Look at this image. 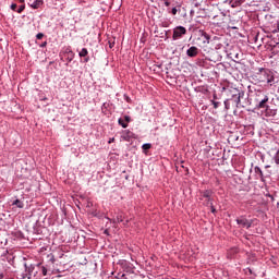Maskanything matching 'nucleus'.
Instances as JSON below:
<instances>
[{
    "instance_id": "obj_14",
    "label": "nucleus",
    "mask_w": 279,
    "mask_h": 279,
    "mask_svg": "<svg viewBox=\"0 0 279 279\" xmlns=\"http://www.w3.org/2000/svg\"><path fill=\"white\" fill-rule=\"evenodd\" d=\"M12 206H16V208H24L25 204L23 203V201L16 198L15 201H13Z\"/></svg>"
},
{
    "instance_id": "obj_39",
    "label": "nucleus",
    "mask_w": 279,
    "mask_h": 279,
    "mask_svg": "<svg viewBox=\"0 0 279 279\" xmlns=\"http://www.w3.org/2000/svg\"><path fill=\"white\" fill-rule=\"evenodd\" d=\"M3 278H4L3 274H0V279H3Z\"/></svg>"
},
{
    "instance_id": "obj_15",
    "label": "nucleus",
    "mask_w": 279,
    "mask_h": 279,
    "mask_svg": "<svg viewBox=\"0 0 279 279\" xmlns=\"http://www.w3.org/2000/svg\"><path fill=\"white\" fill-rule=\"evenodd\" d=\"M272 160H274L275 163L279 165V148L277 149V151L272 156Z\"/></svg>"
},
{
    "instance_id": "obj_25",
    "label": "nucleus",
    "mask_w": 279,
    "mask_h": 279,
    "mask_svg": "<svg viewBox=\"0 0 279 279\" xmlns=\"http://www.w3.org/2000/svg\"><path fill=\"white\" fill-rule=\"evenodd\" d=\"M209 208H210V211L213 214H216L217 213V209L215 208V205H209Z\"/></svg>"
},
{
    "instance_id": "obj_33",
    "label": "nucleus",
    "mask_w": 279,
    "mask_h": 279,
    "mask_svg": "<svg viewBox=\"0 0 279 279\" xmlns=\"http://www.w3.org/2000/svg\"><path fill=\"white\" fill-rule=\"evenodd\" d=\"M71 54H73V51H70ZM73 61V56L68 58V62H72Z\"/></svg>"
},
{
    "instance_id": "obj_38",
    "label": "nucleus",
    "mask_w": 279,
    "mask_h": 279,
    "mask_svg": "<svg viewBox=\"0 0 279 279\" xmlns=\"http://www.w3.org/2000/svg\"><path fill=\"white\" fill-rule=\"evenodd\" d=\"M269 197H270L271 202H274V195H269Z\"/></svg>"
},
{
    "instance_id": "obj_34",
    "label": "nucleus",
    "mask_w": 279,
    "mask_h": 279,
    "mask_svg": "<svg viewBox=\"0 0 279 279\" xmlns=\"http://www.w3.org/2000/svg\"><path fill=\"white\" fill-rule=\"evenodd\" d=\"M165 5H166V8H169V5H171V2H169V0H166Z\"/></svg>"
},
{
    "instance_id": "obj_3",
    "label": "nucleus",
    "mask_w": 279,
    "mask_h": 279,
    "mask_svg": "<svg viewBox=\"0 0 279 279\" xmlns=\"http://www.w3.org/2000/svg\"><path fill=\"white\" fill-rule=\"evenodd\" d=\"M255 107L257 110H266V117H276V110L269 109V95L255 102Z\"/></svg>"
},
{
    "instance_id": "obj_47",
    "label": "nucleus",
    "mask_w": 279,
    "mask_h": 279,
    "mask_svg": "<svg viewBox=\"0 0 279 279\" xmlns=\"http://www.w3.org/2000/svg\"><path fill=\"white\" fill-rule=\"evenodd\" d=\"M269 195H271V194H267V197H269Z\"/></svg>"
},
{
    "instance_id": "obj_20",
    "label": "nucleus",
    "mask_w": 279,
    "mask_h": 279,
    "mask_svg": "<svg viewBox=\"0 0 279 279\" xmlns=\"http://www.w3.org/2000/svg\"><path fill=\"white\" fill-rule=\"evenodd\" d=\"M116 221L118 222V223H123V215H118L117 216V218H116Z\"/></svg>"
},
{
    "instance_id": "obj_40",
    "label": "nucleus",
    "mask_w": 279,
    "mask_h": 279,
    "mask_svg": "<svg viewBox=\"0 0 279 279\" xmlns=\"http://www.w3.org/2000/svg\"><path fill=\"white\" fill-rule=\"evenodd\" d=\"M20 1V3H25V0H19Z\"/></svg>"
},
{
    "instance_id": "obj_23",
    "label": "nucleus",
    "mask_w": 279,
    "mask_h": 279,
    "mask_svg": "<svg viewBox=\"0 0 279 279\" xmlns=\"http://www.w3.org/2000/svg\"><path fill=\"white\" fill-rule=\"evenodd\" d=\"M213 198H211V202H209L208 201V198H205V202H204V204H205V206H213Z\"/></svg>"
},
{
    "instance_id": "obj_6",
    "label": "nucleus",
    "mask_w": 279,
    "mask_h": 279,
    "mask_svg": "<svg viewBox=\"0 0 279 279\" xmlns=\"http://www.w3.org/2000/svg\"><path fill=\"white\" fill-rule=\"evenodd\" d=\"M267 92L263 90V89H255V94H254V101L255 104L259 102L260 99H264L265 97H267Z\"/></svg>"
},
{
    "instance_id": "obj_24",
    "label": "nucleus",
    "mask_w": 279,
    "mask_h": 279,
    "mask_svg": "<svg viewBox=\"0 0 279 279\" xmlns=\"http://www.w3.org/2000/svg\"><path fill=\"white\" fill-rule=\"evenodd\" d=\"M143 149H151V144H143Z\"/></svg>"
},
{
    "instance_id": "obj_46",
    "label": "nucleus",
    "mask_w": 279,
    "mask_h": 279,
    "mask_svg": "<svg viewBox=\"0 0 279 279\" xmlns=\"http://www.w3.org/2000/svg\"><path fill=\"white\" fill-rule=\"evenodd\" d=\"M124 226H128V220H126V222H124Z\"/></svg>"
},
{
    "instance_id": "obj_18",
    "label": "nucleus",
    "mask_w": 279,
    "mask_h": 279,
    "mask_svg": "<svg viewBox=\"0 0 279 279\" xmlns=\"http://www.w3.org/2000/svg\"><path fill=\"white\" fill-rule=\"evenodd\" d=\"M118 123L119 125H121V128H124V129L128 128V123L123 122V119L121 118L118 120Z\"/></svg>"
},
{
    "instance_id": "obj_10",
    "label": "nucleus",
    "mask_w": 279,
    "mask_h": 279,
    "mask_svg": "<svg viewBox=\"0 0 279 279\" xmlns=\"http://www.w3.org/2000/svg\"><path fill=\"white\" fill-rule=\"evenodd\" d=\"M134 137V133H132L130 130H125L122 132L121 138L123 141L130 142Z\"/></svg>"
},
{
    "instance_id": "obj_11",
    "label": "nucleus",
    "mask_w": 279,
    "mask_h": 279,
    "mask_svg": "<svg viewBox=\"0 0 279 279\" xmlns=\"http://www.w3.org/2000/svg\"><path fill=\"white\" fill-rule=\"evenodd\" d=\"M80 58H85L84 62H90V58L88 57V49L82 48V50L78 52Z\"/></svg>"
},
{
    "instance_id": "obj_13",
    "label": "nucleus",
    "mask_w": 279,
    "mask_h": 279,
    "mask_svg": "<svg viewBox=\"0 0 279 279\" xmlns=\"http://www.w3.org/2000/svg\"><path fill=\"white\" fill-rule=\"evenodd\" d=\"M254 171H255V178H256V180H263L264 174H263V170L260 169V167L255 166V167H254Z\"/></svg>"
},
{
    "instance_id": "obj_21",
    "label": "nucleus",
    "mask_w": 279,
    "mask_h": 279,
    "mask_svg": "<svg viewBox=\"0 0 279 279\" xmlns=\"http://www.w3.org/2000/svg\"><path fill=\"white\" fill-rule=\"evenodd\" d=\"M23 10H25V4H22L19 7V9L16 10L17 14H21V12H23Z\"/></svg>"
},
{
    "instance_id": "obj_32",
    "label": "nucleus",
    "mask_w": 279,
    "mask_h": 279,
    "mask_svg": "<svg viewBox=\"0 0 279 279\" xmlns=\"http://www.w3.org/2000/svg\"><path fill=\"white\" fill-rule=\"evenodd\" d=\"M43 276H47V269L45 267L41 268Z\"/></svg>"
},
{
    "instance_id": "obj_5",
    "label": "nucleus",
    "mask_w": 279,
    "mask_h": 279,
    "mask_svg": "<svg viewBox=\"0 0 279 279\" xmlns=\"http://www.w3.org/2000/svg\"><path fill=\"white\" fill-rule=\"evenodd\" d=\"M185 34H186V28L184 26H177L173 29L172 38L173 40H180V38H182V36H185Z\"/></svg>"
},
{
    "instance_id": "obj_7",
    "label": "nucleus",
    "mask_w": 279,
    "mask_h": 279,
    "mask_svg": "<svg viewBox=\"0 0 279 279\" xmlns=\"http://www.w3.org/2000/svg\"><path fill=\"white\" fill-rule=\"evenodd\" d=\"M199 54V48L192 46L186 50L187 58H196Z\"/></svg>"
},
{
    "instance_id": "obj_36",
    "label": "nucleus",
    "mask_w": 279,
    "mask_h": 279,
    "mask_svg": "<svg viewBox=\"0 0 279 279\" xmlns=\"http://www.w3.org/2000/svg\"><path fill=\"white\" fill-rule=\"evenodd\" d=\"M109 143H114V137L110 138Z\"/></svg>"
},
{
    "instance_id": "obj_43",
    "label": "nucleus",
    "mask_w": 279,
    "mask_h": 279,
    "mask_svg": "<svg viewBox=\"0 0 279 279\" xmlns=\"http://www.w3.org/2000/svg\"><path fill=\"white\" fill-rule=\"evenodd\" d=\"M214 99H217V95H214Z\"/></svg>"
},
{
    "instance_id": "obj_8",
    "label": "nucleus",
    "mask_w": 279,
    "mask_h": 279,
    "mask_svg": "<svg viewBox=\"0 0 279 279\" xmlns=\"http://www.w3.org/2000/svg\"><path fill=\"white\" fill-rule=\"evenodd\" d=\"M199 199L201 201L208 199L209 202H211V199H213V191L211 190L201 191Z\"/></svg>"
},
{
    "instance_id": "obj_1",
    "label": "nucleus",
    "mask_w": 279,
    "mask_h": 279,
    "mask_svg": "<svg viewBox=\"0 0 279 279\" xmlns=\"http://www.w3.org/2000/svg\"><path fill=\"white\" fill-rule=\"evenodd\" d=\"M228 99L225 100L226 110H230V108H241V99L245 97V92L231 87L228 89Z\"/></svg>"
},
{
    "instance_id": "obj_2",
    "label": "nucleus",
    "mask_w": 279,
    "mask_h": 279,
    "mask_svg": "<svg viewBox=\"0 0 279 279\" xmlns=\"http://www.w3.org/2000/svg\"><path fill=\"white\" fill-rule=\"evenodd\" d=\"M256 82L259 84H264L265 82L269 84V86L274 85V74L271 71L266 70L265 68H260L258 72L255 74Z\"/></svg>"
},
{
    "instance_id": "obj_44",
    "label": "nucleus",
    "mask_w": 279,
    "mask_h": 279,
    "mask_svg": "<svg viewBox=\"0 0 279 279\" xmlns=\"http://www.w3.org/2000/svg\"><path fill=\"white\" fill-rule=\"evenodd\" d=\"M105 234H108V230H105Z\"/></svg>"
},
{
    "instance_id": "obj_41",
    "label": "nucleus",
    "mask_w": 279,
    "mask_h": 279,
    "mask_svg": "<svg viewBox=\"0 0 279 279\" xmlns=\"http://www.w3.org/2000/svg\"><path fill=\"white\" fill-rule=\"evenodd\" d=\"M32 269H34V267L31 266V267L28 268V271H32Z\"/></svg>"
},
{
    "instance_id": "obj_35",
    "label": "nucleus",
    "mask_w": 279,
    "mask_h": 279,
    "mask_svg": "<svg viewBox=\"0 0 279 279\" xmlns=\"http://www.w3.org/2000/svg\"><path fill=\"white\" fill-rule=\"evenodd\" d=\"M232 1L234 0H226L225 3H228L229 5H231Z\"/></svg>"
},
{
    "instance_id": "obj_42",
    "label": "nucleus",
    "mask_w": 279,
    "mask_h": 279,
    "mask_svg": "<svg viewBox=\"0 0 279 279\" xmlns=\"http://www.w3.org/2000/svg\"><path fill=\"white\" fill-rule=\"evenodd\" d=\"M24 266H25V269L27 270V264H24Z\"/></svg>"
},
{
    "instance_id": "obj_19",
    "label": "nucleus",
    "mask_w": 279,
    "mask_h": 279,
    "mask_svg": "<svg viewBox=\"0 0 279 279\" xmlns=\"http://www.w3.org/2000/svg\"><path fill=\"white\" fill-rule=\"evenodd\" d=\"M230 5H231V8H238V5H241V0L232 1V3Z\"/></svg>"
},
{
    "instance_id": "obj_45",
    "label": "nucleus",
    "mask_w": 279,
    "mask_h": 279,
    "mask_svg": "<svg viewBox=\"0 0 279 279\" xmlns=\"http://www.w3.org/2000/svg\"><path fill=\"white\" fill-rule=\"evenodd\" d=\"M214 40H217V36L214 37Z\"/></svg>"
},
{
    "instance_id": "obj_27",
    "label": "nucleus",
    "mask_w": 279,
    "mask_h": 279,
    "mask_svg": "<svg viewBox=\"0 0 279 279\" xmlns=\"http://www.w3.org/2000/svg\"><path fill=\"white\" fill-rule=\"evenodd\" d=\"M171 14H172L173 16H175V14H178V9H177V8H172Z\"/></svg>"
},
{
    "instance_id": "obj_26",
    "label": "nucleus",
    "mask_w": 279,
    "mask_h": 279,
    "mask_svg": "<svg viewBox=\"0 0 279 279\" xmlns=\"http://www.w3.org/2000/svg\"><path fill=\"white\" fill-rule=\"evenodd\" d=\"M124 100L130 104L132 101V98H130V96L128 95H124Z\"/></svg>"
},
{
    "instance_id": "obj_9",
    "label": "nucleus",
    "mask_w": 279,
    "mask_h": 279,
    "mask_svg": "<svg viewBox=\"0 0 279 279\" xmlns=\"http://www.w3.org/2000/svg\"><path fill=\"white\" fill-rule=\"evenodd\" d=\"M43 0H28V5L33 8V10H38L43 5Z\"/></svg>"
},
{
    "instance_id": "obj_16",
    "label": "nucleus",
    "mask_w": 279,
    "mask_h": 279,
    "mask_svg": "<svg viewBox=\"0 0 279 279\" xmlns=\"http://www.w3.org/2000/svg\"><path fill=\"white\" fill-rule=\"evenodd\" d=\"M205 16H206V10L201 9V10L198 11V19H205Z\"/></svg>"
},
{
    "instance_id": "obj_12",
    "label": "nucleus",
    "mask_w": 279,
    "mask_h": 279,
    "mask_svg": "<svg viewBox=\"0 0 279 279\" xmlns=\"http://www.w3.org/2000/svg\"><path fill=\"white\" fill-rule=\"evenodd\" d=\"M201 38H203L204 45H210V35H208L206 32H201Z\"/></svg>"
},
{
    "instance_id": "obj_30",
    "label": "nucleus",
    "mask_w": 279,
    "mask_h": 279,
    "mask_svg": "<svg viewBox=\"0 0 279 279\" xmlns=\"http://www.w3.org/2000/svg\"><path fill=\"white\" fill-rule=\"evenodd\" d=\"M116 278H119V279H126V278H125V274H122V275H121V274H118V276H117Z\"/></svg>"
},
{
    "instance_id": "obj_17",
    "label": "nucleus",
    "mask_w": 279,
    "mask_h": 279,
    "mask_svg": "<svg viewBox=\"0 0 279 279\" xmlns=\"http://www.w3.org/2000/svg\"><path fill=\"white\" fill-rule=\"evenodd\" d=\"M210 104L214 106L215 110L221 106V102L215 100H210Z\"/></svg>"
},
{
    "instance_id": "obj_28",
    "label": "nucleus",
    "mask_w": 279,
    "mask_h": 279,
    "mask_svg": "<svg viewBox=\"0 0 279 279\" xmlns=\"http://www.w3.org/2000/svg\"><path fill=\"white\" fill-rule=\"evenodd\" d=\"M16 8H17L16 3L11 4V10H13V12H16Z\"/></svg>"
},
{
    "instance_id": "obj_29",
    "label": "nucleus",
    "mask_w": 279,
    "mask_h": 279,
    "mask_svg": "<svg viewBox=\"0 0 279 279\" xmlns=\"http://www.w3.org/2000/svg\"><path fill=\"white\" fill-rule=\"evenodd\" d=\"M124 121H126V123H130V121H132V118H130V116H124Z\"/></svg>"
},
{
    "instance_id": "obj_31",
    "label": "nucleus",
    "mask_w": 279,
    "mask_h": 279,
    "mask_svg": "<svg viewBox=\"0 0 279 279\" xmlns=\"http://www.w3.org/2000/svg\"><path fill=\"white\" fill-rule=\"evenodd\" d=\"M276 25H277V29L272 31V34H278L279 32V22H277Z\"/></svg>"
},
{
    "instance_id": "obj_37",
    "label": "nucleus",
    "mask_w": 279,
    "mask_h": 279,
    "mask_svg": "<svg viewBox=\"0 0 279 279\" xmlns=\"http://www.w3.org/2000/svg\"><path fill=\"white\" fill-rule=\"evenodd\" d=\"M41 47H47V41H45L44 44H41Z\"/></svg>"
},
{
    "instance_id": "obj_22",
    "label": "nucleus",
    "mask_w": 279,
    "mask_h": 279,
    "mask_svg": "<svg viewBox=\"0 0 279 279\" xmlns=\"http://www.w3.org/2000/svg\"><path fill=\"white\" fill-rule=\"evenodd\" d=\"M44 37H45V34H43V33H38L36 35L37 40H43Z\"/></svg>"
},
{
    "instance_id": "obj_4",
    "label": "nucleus",
    "mask_w": 279,
    "mask_h": 279,
    "mask_svg": "<svg viewBox=\"0 0 279 279\" xmlns=\"http://www.w3.org/2000/svg\"><path fill=\"white\" fill-rule=\"evenodd\" d=\"M235 221L238 226H240V228H246V230H250L252 228L253 221L245 218V216H240L239 218H236Z\"/></svg>"
}]
</instances>
